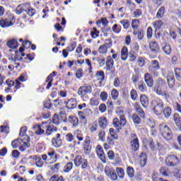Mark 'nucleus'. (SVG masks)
<instances>
[{
  "label": "nucleus",
  "mask_w": 181,
  "mask_h": 181,
  "mask_svg": "<svg viewBox=\"0 0 181 181\" xmlns=\"http://www.w3.org/2000/svg\"><path fill=\"white\" fill-rule=\"evenodd\" d=\"M174 121L180 131H181V119L179 118L176 117V115H174Z\"/></svg>",
  "instance_id": "09e8293b"
},
{
  "label": "nucleus",
  "mask_w": 181,
  "mask_h": 181,
  "mask_svg": "<svg viewBox=\"0 0 181 181\" xmlns=\"http://www.w3.org/2000/svg\"><path fill=\"white\" fill-rule=\"evenodd\" d=\"M112 100H117L118 95H119V92L117 89H113L111 93Z\"/></svg>",
  "instance_id": "a18cd8bd"
},
{
  "label": "nucleus",
  "mask_w": 181,
  "mask_h": 181,
  "mask_svg": "<svg viewBox=\"0 0 181 181\" xmlns=\"http://www.w3.org/2000/svg\"><path fill=\"white\" fill-rule=\"evenodd\" d=\"M44 107L45 108H51L52 107V101L50 100H47L45 102H44Z\"/></svg>",
  "instance_id": "e2e57ef3"
},
{
  "label": "nucleus",
  "mask_w": 181,
  "mask_h": 181,
  "mask_svg": "<svg viewBox=\"0 0 181 181\" xmlns=\"http://www.w3.org/2000/svg\"><path fill=\"white\" fill-rule=\"evenodd\" d=\"M159 131L162 136L167 141H170V139H172L173 137L172 130H170V128H169V126H168L166 123H161L159 125Z\"/></svg>",
  "instance_id": "f257e3e1"
},
{
  "label": "nucleus",
  "mask_w": 181,
  "mask_h": 181,
  "mask_svg": "<svg viewBox=\"0 0 181 181\" xmlns=\"http://www.w3.org/2000/svg\"><path fill=\"white\" fill-rule=\"evenodd\" d=\"M52 145H53L54 148H60V146H62V139L53 138L52 140Z\"/></svg>",
  "instance_id": "c756f323"
},
{
  "label": "nucleus",
  "mask_w": 181,
  "mask_h": 181,
  "mask_svg": "<svg viewBox=\"0 0 181 181\" xmlns=\"http://www.w3.org/2000/svg\"><path fill=\"white\" fill-rule=\"evenodd\" d=\"M162 26H163V22H162V21L160 20H158L153 23V28L156 30L160 29Z\"/></svg>",
  "instance_id": "4c0bfd02"
},
{
  "label": "nucleus",
  "mask_w": 181,
  "mask_h": 181,
  "mask_svg": "<svg viewBox=\"0 0 181 181\" xmlns=\"http://www.w3.org/2000/svg\"><path fill=\"white\" fill-rule=\"evenodd\" d=\"M52 122L53 124H55V125H59L60 122H59V116L57 115H54L52 118Z\"/></svg>",
  "instance_id": "680f3d73"
},
{
  "label": "nucleus",
  "mask_w": 181,
  "mask_h": 181,
  "mask_svg": "<svg viewBox=\"0 0 181 181\" xmlns=\"http://www.w3.org/2000/svg\"><path fill=\"white\" fill-rule=\"evenodd\" d=\"M71 169H73V163H67L66 165L64 167V172H65V173H67L70 172Z\"/></svg>",
  "instance_id": "72a5a7b5"
},
{
  "label": "nucleus",
  "mask_w": 181,
  "mask_h": 181,
  "mask_svg": "<svg viewBox=\"0 0 181 181\" xmlns=\"http://www.w3.org/2000/svg\"><path fill=\"white\" fill-rule=\"evenodd\" d=\"M27 137V142H23L20 144L19 146V151H21V152H23L27 148H29L30 146V144L29 143L30 141V138L26 135Z\"/></svg>",
  "instance_id": "a211bd4d"
},
{
  "label": "nucleus",
  "mask_w": 181,
  "mask_h": 181,
  "mask_svg": "<svg viewBox=\"0 0 181 181\" xmlns=\"http://www.w3.org/2000/svg\"><path fill=\"white\" fill-rule=\"evenodd\" d=\"M105 173L106 176L109 179L112 180H117L118 179V175H117V173H115V170L112 168H110V167H105Z\"/></svg>",
  "instance_id": "6e6552de"
},
{
  "label": "nucleus",
  "mask_w": 181,
  "mask_h": 181,
  "mask_svg": "<svg viewBox=\"0 0 181 181\" xmlns=\"http://www.w3.org/2000/svg\"><path fill=\"white\" fill-rule=\"evenodd\" d=\"M175 76L177 81H181V69H180L177 68L175 69Z\"/></svg>",
  "instance_id": "c9c22d12"
},
{
  "label": "nucleus",
  "mask_w": 181,
  "mask_h": 181,
  "mask_svg": "<svg viewBox=\"0 0 181 181\" xmlns=\"http://www.w3.org/2000/svg\"><path fill=\"white\" fill-rule=\"evenodd\" d=\"M160 69V66H159V62L158 60H153L151 61V66H148V71L153 76L155 77H158L159 73L158 70Z\"/></svg>",
  "instance_id": "20e7f679"
},
{
  "label": "nucleus",
  "mask_w": 181,
  "mask_h": 181,
  "mask_svg": "<svg viewBox=\"0 0 181 181\" xmlns=\"http://www.w3.org/2000/svg\"><path fill=\"white\" fill-rule=\"evenodd\" d=\"M78 116L80 117L81 121H83V122H87L85 113H83V112H78Z\"/></svg>",
  "instance_id": "0e129e2a"
},
{
  "label": "nucleus",
  "mask_w": 181,
  "mask_h": 181,
  "mask_svg": "<svg viewBox=\"0 0 181 181\" xmlns=\"http://www.w3.org/2000/svg\"><path fill=\"white\" fill-rule=\"evenodd\" d=\"M6 46H8V47L10 49H18L19 43H18V40L11 39L6 42Z\"/></svg>",
  "instance_id": "6ab92c4d"
},
{
  "label": "nucleus",
  "mask_w": 181,
  "mask_h": 181,
  "mask_svg": "<svg viewBox=\"0 0 181 181\" xmlns=\"http://www.w3.org/2000/svg\"><path fill=\"white\" fill-rule=\"evenodd\" d=\"M97 62L99 63L100 67H103V66H104L106 63L105 58H98Z\"/></svg>",
  "instance_id": "052dcab7"
},
{
  "label": "nucleus",
  "mask_w": 181,
  "mask_h": 181,
  "mask_svg": "<svg viewBox=\"0 0 181 181\" xmlns=\"http://www.w3.org/2000/svg\"><path fill=\"white\" fill-rule=\"evenodd\" d=\"M100 103L98 102V100L94 98L90 99V105H92V107H97V105H98Z\"/></svg>",
  "instance_id": "4d7b16f0"
},
{
  "label": "nucleus",
  "mask_w": 181,
  "mask_h": 181,
  "mask_svg": "<svg viewBox=\"0 0 181 181\" xmlns=\"http://www.w3.org/2000/svg\"><path fill=\"white\" fill-rule=\"evenodd\" d=\"M153 35V30H152V27H148L147 29V37L148 39H151Z\"/></svg>",
  "instance_id": "338daca9"
},
{
  "label": "nucleus",
  "mask_w": 181,
  "mask_h": 181,
  "mask_svg": "<svg viewBox=\"0 0 181 181\" xmlns=\"http://www.w3.org/2000/svg\"><path fill=\"white\" fill-rule=\"evenodd\" d=\"M95 151L98 158H100L103 163H105V154L104 153V150H103V147L100 145H98L96 146Z\"/></svg>",
  "instance_id": "9d476101"
},
{
  "label": "nucleus",
  "mask_w": 181,
  "mask_h": 181,
  "mask_svg": "<svg viewBox=\"0 0 181 181\" xmlns=\"http://www.w3.org/2000/svg\"><path fill=\"white\" fill-rule=\"evenodd\" d=\"M167 81L170 88H173V86H175V75L173 72L169 71L168 73Z\"/></svg>",
  "instance_id": "4468645a"
},
{
  "label": "nucleus",
  "mask_w": 181,
  "mask_h": 181,
  "mask_svg": "<svg viewBox=\"0 0 181 181\" xmlns=\"http://www.w3.org/2000/svg\"><path fill=\"white\" fill-rule=\"evenodd\" d=\"M105 76L104 71H98L96 73V77H98L101 81H104Z\"/></svg>",
  "instance_id": "c03bdc74"
},
{
  "label": "nucleus",
  "mask_w": 181,
  "mask_h": 181,
  "mask_svg": "<svg viewBox=\"0 0 181 181\" xmlns=\"http://www.w3.org/2000/svg\"><path fill=\"white\" fill-rule=\"evenodd\" d=\"M131 98L132 100H136V98L138 97V93H136V90L134 89L132 90L130 92Z\"/></svg>",
  "instance_id": "864d4df0"
},
{
  "label": "nucleus",
  "mask_w": 181,
  "mask_h": 181,
  "mask_svg": "<svg viewBox=\"0 0 181 181\" xmlns=\"http://www.w3.org/2000/svg\"><path fill=\"white\" fill-rule=\"evenodd\" d=\"M163 50L165 54H170L172 52V48H170V45L169 44H165V45L163 47Z\"/></svg>",
  "instance_id": "e433bc0d"
},
{
  "label": "nucleus",
  "mask_w": 181,
  "mask_h": 181,
  "mask_svg": "<svg viewBox=\"0 0 181 181\" xmlns=\"http://www.w3.org/2000/svg\"><path fill=\"white\" fill-rule=\"evenodd\" d=\"M112 46V40L111 39L106 40L105 44L100 46L98 49V52L101 54H105V53L108 52V49H110V47H111Z\"/></svg>",
  "instance_id": "423d86ee"
},
{
  "label": "nucleus",
  "mask_w": 181,
  "mask_h": 181,
  "mask_svg": "<svg viewBox=\"0 0 181 181\" xmlns=\"http://www.w3.org/2000/svg\"><path fill=\"white\" fill-rule=\"evenodd\" d=\"M138 89L141 93H144V91H146V85H145V83H144V81H141V82L139 83Z\"/></svg>",
  "instance_id": "f704fd0d"
},
{
  "label": "nucleus",
  "mask_w": 181,
  "mask_h": 181,
  "mask_svg": "<svg viewBox=\"0 0 181 181\" xmlns=\"http://www.w3.org/2000/svg\"><path fill=\"white\" fill-rule=\"evenodd\" d=\"M49 181H64V180L63 179V176L53 175L49 179Z\"/></svg>",
  "instance_id": "49530a36"
},
{
  "label": "nucleus",
  "mask_w": 181,
  "mask_h": 181,
  "mask_svg": "<svg viewBox=\"0 0 181 181\" xmlns=\"http://www.w3.org/2000/svg\"><path fill=\"white\" fill-rule=\"evenodd\" d=\"M142 15V11L141 9H136L134 11V18H139Z\"/></svg>",
  "instance_id": "bf43d9fd"
},
{
  "label": "nucleus",
  "mask_w": 181,
  "mask_h": 181,
  "mask_svg": "<svg viewBox=\"0 0 181 181\" xmlns=\"http://www.w3.org/2000/svg\"><path fill=\"white\" fill-rule=\"evenodd\" d=\"M112 30L115 33H119L121 32V25H118V24H115L112 27Z\"/></svg>",
  "instance_id": "8fccbe9b"
},
{
  "label": "nucleus",
  "mask_w": 181,
  "mask_h": 181,
  "mask_svg": "<svg viewBox=\"0 0 181 181\" xmlns=\"http://www.w3.org/2000/svg\"><path fill=\"white\" fill-rule=\"evenodd\" d=\"M83 160L84 159H83V157H81V156H76L74 160L75 166H76L77 168H78V166H81Z\"/></svg>",
  "instance_id": "bb28decb"
},
{
  "label": "nucleus",
  "mask_w": 181,
  "mask_h": 181,
  "mask_svg": "<svg viewBox=\"0 0 181 181\" xmlns=\"http://www.w3.org/2000/svg\"><path fill=\"white\" fill-rule=\"evenodd\" d=\"M64 104H66L68 110H74L77 107V100L75 98H71L68 100L67 102H64Z\"/></svg>",
  "instance_id": "ddd939ff"
},
{
  "label": "nucleus",
  "mask_w": 181,
  "mask_h": 181,
  "mask_svg": "<svg viewBox=\"0 0 181 181\" xmlns=\"http://www.w3.org/2000/svg\"><path fill=\"white\" fill-rule=\"evenodd\" d=\"M35 9L32 8V7L30 8V9L26 12V13L28 15V16H33L35 15Z\"/></svg>",
  "instance_id": "774afa93"
},
{
  "label": "nucleus",
  "mask_w": 181,
  "mask_h": 181,
  "mask_svg": "<svg viewBox=\"0 0 181 181\" xmlns=\"http://www.w3.org/2000/svg\"><path fill=\"white\" fill-rule=\"evenodd\" d=\"M121 58L122 60H127L128 59V48L123 47L121 51Z\"/></svg>",
  "instance_id": "cd10ccee"
},
{
  "label": "nucleus",
  "mask_w": 181,
  "mask_h": 181,
  "mask_svg": "<svg viewBox=\"0 0 181 181\" xmlns=\"http://www.w3.org/2000/svg\"><path fill=\"white\" fill-rule=\"evenodd\" d=\"M120 23L122 25L124 29H128L129 28V21L128 20L120 21Z\"/></svg>",
  "instance_id": "de8ad7c7"
},
{
  "label": "nucleus",
  "mask_w": 181,
  "mask_h": 181,
  "mask_svg": "<svg viewBox=\"0 0 181 181\" xmlns=\"http://www.w3.org/2000/svg\"><path fill=\"white\" fill-rule=\"evenodd\" d=\"M98 125L102 129H105L108 125V120L105 117H101L98 119Z\"/></svg>",
  "instance_id": "f3484780"
},
{
  "label": "nucleus",
  "mask_w": 181,
  "mask_h": 181,
  "mask_svg": "<svg viewBox=\"0 0 181 181\" xmlns=\"http://www.w3.org/2000/svg\"><path fill=\"white\" fill-rule=\"evenodd\" d=\"M153 105H154V111H157L158 114H160L163 111V102H156V100L152 101Z\"/></svg>",
  "instance_id": "f8f14e48"
},
{
  "label": "nucleus",
  "mask_w": 181,
  "mask_h": 181,
  "mask_svg": "<svg viewBox=\"0 0 181 181\" xmlns=\"http://www.w3.org/2000/svg\"><path fill=\"white\" fill-rule=\"evenodd\" d=\"M116 172L120 179H122V177H124V175H125V173L124 172V169H122V168H117Z\"/></svg>",
  "instance_id": "79ce46f5"
},
{
  "label": "nucleus",
  "mask_w": 181,
  "mask_h": 181,
  "mask_svg": "<svg viewBox=\"0 0 181 181\" xmlns=\"http://www.w3.org/2000/svg\"><path fill=\"white\" fill-rule=\"evenodd\" d=\"M93 91V88L90 85H85L83 86H81L78 90V95L81 97H84V95H87V94H90Z\"/></svg>",
  "instance_id": "0eeeda50"
},
{
  "label": "nucleus",
  "mask_w": 181,
  "mask_h": 181,
  "mask_svg": "<svg viewBox=\"0 0 181 181\" xmlns=\"http://www.w3.org/2000/svg\"><path fill=\"white\" fill-rule=\"evenodd\" d=\"M69 121L73 127H78V118H77L74 116H69Z\"/></svg>",
  "instance_id": "a878e982"
},
{
  "label": "nucleus",
  "mask_w": 181,
  "mask_h": 181,
  "mask_svg": "<svg viewBox=\"0 0 181 181\" xmlns=\"http://www.w3.org/2000/svg\"><path fill=\"white\" fill-rule=\"evenodd\" d=\"M132 119L134 122V124H136L137 125H139V124H141V117H139V116H138V115H133L132 117Z\"/></svg>",
  "instance_id": "473e14b6"
},
{
  "label": "nucleus",
  "mask_w": 181,
  "mask_h": 181,
  "mask_svg": "<svg viewBox=\"0 0 181 181\" xmlns=\"http://www.w3.org/2000/svg\"><path fill=\"white\" fill-rule=\"evenodd\" d=\"M129 57L130 59V62H135V60H136V54L130 52L129 54Z\"/></svg>",
  "instance_id": "69168bd1"
},
{
  "label": "nucleus",
  "mask_w": 181,
  "mask_h": 181,
  "mask_svg": "<svg viewBox=\"0 0 181 181\" xmlns=\"http://www.w3.org/2000/svg\"><path fill=\"white\" fill-rule=\"evenodd\" d=\"M140 103L144 108H146V107H148V104H149L148 97L145 95H141L140 96Z\"/></svg>",
  "instance_id": "412c9836"
},
{
  "label": "nucleus",
  "mask_w": 181,
  "mask_h": 181,
  "mask_svg": "<svg viewBox=\"0 0 181 181\" xmlns=\"http://www.w3.org/2000/svg\"><path fill=\"white\" fill-rule=\"evenodd\" d=\"M180 162V160L179 159V158H177V156L175 155L168 156L165 160V164L167 165V166L170 167L176 166Z\"/></svg>",
  "instance_id": "39448f33"
},
{
  "label": "nucleus",
  "mask_w": 181,
  "mask_h": 181,
  "mask_svg": "<svg viewBox=\"0 0 181 181\" xmlns=\"http://www.w3.org/2000/svg\"><path fill=\"white\" fill-rule=\"evenodd\" d=\"M35 160L37 168H42L43 166V160L40 157H35Z\"/></svg>",
  "instance_id": "a19ab883"
},
{
  "label": "nucleus",
  "mask_w": 181,
  "mask_h": 181,
  "mask_svg": "<svg viewBox=\"0 0 181 181\" xmlns=\"http://www.w3.org/2000/svg\"><path fill=\"white\" fill-rule=\"evenodd\" d=\"M27 131H28V127H21L19 133L20 136H25Z\"/></svg>",
  "instance_id": "3c124183"
},
{
  "label": "nucleus",
  "mask_w": 181,
  "mask_h": 181,
  "mask_svg": "<svg viewBox=\"0 0 181 181\" xmlns=\"http://www.w3.org/2000/svg\"><path fill=\"white\" fill-rule=\"evenodd\" d=\"M137 63L139 67H144V66L145 65V59H144V58L142 57H139L138 59Z\"/></svg>",
  "instance_id": "13d9d810"
},
{
  "label": "nucleus",
  "mask_w": 181,
  "mask_h": 181,
  "mask_svg": "<svg viewBox=\"0 0 181 181\" xmlns=\"http://www.w3.org/2000/svg\"><path fill=\"white\" fill-rule=\"evenodd\" d=\"M162 112L163 113L165 118H169L172 114V109L170 107H166L165 108L163 109Z\"/></svg>",
  "instance_id": "7c9ffc66"
},
{
  "label": "nucleus",
  "mask_w": 181,
  "mask_h": 181,
  "mask_svg": "<svg viewBox=\"0 0 181 181\" xmlns=\"http://www.w3.org/2000/svg\"><path fill=\"white\" fill-rule=\"evenodd\" d=\"M113 125L114 127L117 129V131H119V129H122V127H124V125H127V118H125V115H120L119 119L115 118L113 119Z\"/></svg>",
  "instance_id": "f03ea898"
},
{
  "label": "nucleus",
  "mask_w": 181,
  "mask_h": 181,
  "mask_svg": "<svg viewBox=\"0 0 181 181\" xmlns=\"http://www.w3.org/2000/svg\"><path fill=\"white\" fill-rule=\"evenodd\" d=\"M30 9V4H20L16 7V13L17 15H21V13H25Z\"/></svg>",
  "instance_id": "1a4fd4ad"
},
{
  "label": "nucleus",
  "mask_w": 181,
  "mask_h": 181,
  "mask_svg": "<svg viewBox=\"0 0 181 181\" xmlns=\"http://www.w3.org/2000/svg\"><path fill=\"white\" fill-rule=\"evenodd\" d=\"M149 47L153 53H158L160 50L159 45L156 41L150 42Z\"/></svg>",
  "instance_id": "aec40b11"
},
{
  "label": "nucleus",
  "mask_w": 181,
  "mask_h": 181,
  "mask_svg": "<svg viewBox=\"0 0 181 181\" xmlns=\"http://www.w3.org/2000/svg\"><path fill=\"white\" fill-rule=\"evenodd\" d=\"M33 129L35 130L36 135H43V134H45V129H42L39 124L33 126Z\"/></svg>",
  "instance_id": "b1692460"
},
{
  "label": "nucleus",
  "mask_w": 181,
  "mask_h": 181,
  "mask_svg": "<svg viewBox=\"0 0 181 181\" xmlns=\"http://www.w3.org/2000/svg\"><path fill=\"white\" fill-rule=\"evenodd\" d=\"M144 81L148 87H153V78L150 74L147 73L144 75Z\"/></svg>",
  "instance_id": "dca6fc26"
},
{
  "label": "nucleus",
  "mask_w": 181,
  "mask_h": 181,
  "mask_svg": "<svg viewBox=\"0 0 181 181\" xmlns=\"http://www.w3.org/2000/svg\"><path fill=\"white\" fill-rule=\"evenodd\" d=\"M31 45H32V42H30V41L29 40H26L25 42H23L22 43V46L25 49H29V47H30Z\"/></svg>",
  "instance_id": "603ef678"
},
{
  "label": "nucleus",
  "mask_w": 181,
  "mask_h": 181,
  "mask_svg": "<svg viewBox=\"0 0 181 181\" xmlns=\"http://www.w3.org/2000/svg\"><path fill=\"white\" fill-rule=\"evenodd\" d=\"M129 140L132 150H133L134 152L138 151V149H139V139H138V136L135 134H132Z\"/></svg>",
  "instance_id": "7ed1b4c3"
},
{
  "label": "nucleus",
  "mask_w": 181,
  "mask_h": 181,
  "mask_svg": "<svg viewBox=\"0 0 181 181\" xmlns=\"http://www.w3.org/2000/svg\"><path fill=\"white\" fill-rule=\"evenodd\" d=\"M140 164L141 166L146 165V153H141L140 154Z\"/></svg>",
  "instance_id": "2f4dec72"
},
{
  "label": "nucleus",
  "mask_w": 181,
  "mask_h": 181,
  "mask_svg": "<svg viewBox=\"0 0 181 181\" xmlns=\"http://www.w3.org/2000/svg\"><path fill=\"white\" fill-rule=\"evenodd\" d=\"M127 173L129 177H134V168H132L131 166H128L127 168Z\"/></svg>",
  "instance_id": "ea45409f"
},
{
  "label": "nucleus",
  "mask_w": 181,
  "mask_h": 181,
  "mask_svg": "<svg viewBox=\"0 0 181 181\" xmlns=\"http://www.w3.org/2000/svg\"><path fill=\"white\" fill-rule=\"evenodd\" d=\"M81 165L82 169H87L88 168V162L87 161V159H83Z\"/></svg>",
  "instance_id": "6e6d98bb"
},
{
  "label": "nucleus",
  "mask_w": 181,
  "mask_h": 181,
  "mask_svg": "<svg viewBox=\"0 0 181 181\" xmlns=\"http://www.w3.org/2000/svg\"><path fill=\"white\" fill-rule=\"evenodd\" d=\"M23 144V140L22 139H17L11 142V146H13V149H16L20 145Z\"/></svg>",
  "instance_id": "c85d7f7f"
},
{
  "label": "nucleus",
  "mask_w": 181,
  "mask_h": 181,
  "mask_svg": "<svg viewBox=\"0 0 181 181\" xmlns=\"http://www.w3.org/2000/svg\"><path fill=\"white\" fill-rule=\"evenodd\" d=\"M57 132V127H54V125L53 124H49L47 127V129H46V135L49 136V135H52V134L53 133V132Z\"/></svg>",
  "instance_id": "5701e85b"
},
{
  "label": "nucleus",
  "mask_w": 181,
  "mask_h": 181,
  "mask_svg": "<svg viewBox=\"0 0 181 181\" xmlns=\"http://www.w3.org/2000/svg\"><path fill=\"white\" fill-rule=\"evenodd\" d=\"M100 98L102 99L103 101H106L107 98H108L107 92H102L100 95Z\"/></svg>",
  "instance_id": "5fc2aeb1"
},
{
  "label": "nucleus",
  "mask_w": 181,
  "mask_h": 181,
  "mask_svg": "<svg viewBox=\"0 0 181 181\" xmlns=\"http://www.w3.org/2000/svg\"><path fill=\"white\" fill-rule=\"evenodd\" d=\"M98 136H99L100 141H102V142H104L105 141V131L100 130L98 132Z\"/></svg>",
  "instance_id": "58836bf2"
},
{
  "label": "nucleus",
  "mask_w": 181,
  "mask_h": 181,
  "mask_svg": "<svg viewBox=\"0 0 181 181\" xmlns=\"http://www.w3.org/2000/svg\"><path fill=\"white\" fill-rule=\"evenodd\" d=\"M0 26L1 28H9V26H13V23L11 18H2L0 20Z\"/></svg>",
  "instance_id": "2eb2a0df"
},
{
  "label": "nucleus",
  "mask_w": 181,
  "mask_h": 181,
  "mask_svg": "<svg viewBox=\"0 0 181 181\" xmlns=\"http://www.w3.org/2000/svg\"><path fill=\"white\" fill-rule=\"evenodd\" d=\"M112 67H114V59H112L111 57H107L106 62V69L107 71H110Z\"/></svg>",
  "instance_id": "4be33fe9"
},
{
  "label": "nucleus",
  "mask_w": 181,
  "mask_h": 181,
  "mask_svg": "<svg viewBox=\"0 0 181 181\" xmlns=\"http://www.w3.org/2000/svg\"><path fill=\"white\" fill-rule=\"evenodd\" d=\"M54 105L56 108H62V105H63V101H62L60 99L54 100Z\"/></svg>",
  "instance_id": "37998d69"
},
{
  "label": "nucleus",
  "mask_w": 181,
  "mask_h": 181,
  "mask_svg": "<svg viewBox=\"0 0 181 181\" xmlns=\"http://www.w3.org/2000/svg\"><path fill=\"white\" fill-rule=\"evenodd\" d=\"M165 12H166V10L165 8V6H162L158 11L156 13V18L157 19H161V18H163L165 16Z\"/></svg>",
  "instance_id": "393cba45"
},
{
  "label": "nucleus",
  "mask_w": 181,
  "mask_h": 181,
  "mask_svg": "<svg viewBox=\"0 0 181 181\" xmlns=\"http://www.w3.org/2000/svg\"><path fill=\"white\" fill-rule=\"evenodd\" d=\"M47 155L49 156L48 160H51L52 163H56L57 162V153L53 148H49L47 151Z\"/></svg>",
  "instance_id": "9b49d317"
}]
</instances>
